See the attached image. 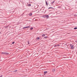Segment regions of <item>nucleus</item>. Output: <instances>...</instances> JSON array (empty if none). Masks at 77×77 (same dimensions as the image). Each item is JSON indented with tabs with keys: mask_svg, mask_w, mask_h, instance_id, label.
I'll return each mask as SVG.
<instances>
[{
	"mask_svg": "<svg viewBox=\"0 0 77 77\" xmlns=\"http://www.w3.org/2000/svg\"><path fill=\"white\" fill-rule=\"evenodd\" d=\"M30 26H26L25 27L23 28V29H27V28H30Z\"/></svg>",
	"mask_w": 77,
	"mask_h": 77,
	"instance_id": "7ed1b4c3",
	"label": "nucleus"
},
{
	"mask_svg": "<svg viewBox=\"0 0 77 77\" xmlns=\"http://www.w3.org/2000/svg\"><path fill=\"white\" fill-rule=\"evenodd\" d=\"M75 42H76V43H77V41H75Z\"/></svg>",
	"mask_w": 77,
	"mask_h": 77,
	"instance_id": "412c9836",
	"label": "nucleus"
},
{
	"mask_svg": "<svg viewBox=\"0 0 77 77\" xmlns=\"http://www.w3.org/2000/svg\"><path fill=\"white\" fill-rule=\"evenodd\" d=\"M55 70H56V69H54L52 70V72H54L55 71Z\"/></svg>",
	"mask_w": 77,
	"mask_h": 77,
	"instance_id": "20e7f679",
	"label": "nucleus"
},
{
	"mask_svg": "<svg viewBox=\"0 0 77 77\" xmlns=\"http://www.w3.org/2000/svg\"><path fill=\"white\" fill-rule=\"evenodd\" d=\"M47 72H48L47 71L44 72V74L45 75V74H47Z\"/></svg>",
	"mask_w": 77,
	"mask_h": 77,
	"instance_id": "423d86ee",
	"label": "nucleus"
},
{
	"mask_svg": "<svg viewBox=\"0 0 77 77\" xmlns=\"http://www.w3.org/2000/svg\"><path fill=\"white\" fill-rule=\"evenodd\" d=\"M46 18H48V15H46Z\"/></svg>",
	"mask_w": 77,
	"mask_h": 77,
	"instance_id": "0eeeda50",
	"label": "nucleus"
},
{
	"mask_svg": "<svg viewBox=\"0 0 77 77\" xmlns=\"http://www.w3.org/2000/svg\"><path fill=\"white\" fill-rule=\"evenodd\" d=\"M57 45H55L54 46V47H57Z\"/></svg>",
	"mask_w": 77,
	"mask_h": 77,
	"instance_id": "dca6fc26",
	"label": "nucleus"
},
{
	"mask_svg": "<svg viewBox=\"0 0 77 77\" xmlns=\"http://www.w3.org/2000/svg\"><path fill=\"white\" fill-rule=\"evenodd\" d=\"M29 15L30 16H32V13H31L29 14Z\"/></svg>",
	"mask_w": 77,
	"mask_h": 77,
	"instance_id": "6e6552de",
	"label": "nucleus"
},
{
	"mask_svg": "<svg viewBox=\"0 0 77 77\" xmlns=\"http://www.w3.org/2000/svg\"><path fill=\"white\" fill-rule=\"evenodd\" d=\"M43 18H46V15H44L42 17Z\"/></svg>",
	"mask_w": 77,
	"mask_h": 77,
	"instance_id": "1a4fd4ad",
	"label": "nucleus"
},
{
	"mask_svg": "<svg viewBox=\"0 0 77 77\" xmlns=\"http://www.w3.org/2000/svg\"><path fill=\"white\" fill-rule=\"evenodd\" d=\"M70 47L71 49H73L74 48V45L70 44Z\"/></svg>",
	"mask_w": 77,
	"mask_h": 77,
	"instance_id": "f257e3e1",
	"label": "nucleus"
},
{
	"mask_svg": "<svg viewBox=\"0 0 77 77\" xmlns=\"http://www.w3.org/2000/svg\"><path fill=\"white\" fill-rule=\"evenodd\" d=\"M48 38V37L46 36V37H45L44 38H45V39H46V38Z\"/></svg>",
	"mask_w": 77,
	"mask_h": 77,
	"instance_id": "9b49d317",
	"label": "nucleus"
},
{
	"mask_svg": "<svg viewBox=\"0 0 77 77\" xmlns=\"http://www.w3.org/2000/svg\"><path fill=\"white\" fill-rule=\"evenodd\" d=\"M1 32H0V34H1Z\"/></svg>",
	"mask_w": 77,
	"mask_h": 77,
	"instance_id": "393cba45",
	"label": "nucleus"
},
{
	"mask_svg": "<svg viewBox=\"0 0 77 77\" xmlns=\"http://www.w3.org/2000/svg\"><path fill=\"white\" fill-rule=\"evenodd\" d=\"M2 54H6L7 55L9 54V53L7 52H2Z\"/></svg>",
	"mask_w": 77,
	"mask_h": 77,
	"instance_id": "f03ea898",
	"label": "nucleus"
},
{
	"mask_svg": "<svg viewBox=\"0 0 77 77\" xmlns=\"http://www.w3.org/2000/svg\"><path fill=\"white\" fill-rule=\"evenodd\" d=\"M2 76H3V75H1L0 77H2Z\"/></svg>",
	"mask_w": 77,
	"mask_h": 77,
	"instance_id": "b1692460",
	"label": "nucleus"
},
{
	"mask_svg": "<svg viewBox=\"0 0 77 77\" xmlns=\"http://www.w3.org/2000/svg\"><path fill=\"white\" fill-rule=\"evenodd\" d=\"M29 42H28V44H29Z\"/></svg>",
	"mask_w": 77,
	"mask_h": 77,
	"instance_id": "4be33fe9",
	"label": "nucleus"
},
{
	"mask_svg": "<svg viewBox=\"0 0 77 77\" xmlns=\"http://www.w3.org/2000/svg\"><path fill=\"white\" fill-rule=\"evenodd\" d=\"M74 29L75 30L76 29H77V27H75L74 28Z\"/></svg>",
	"mask_w": 77,
	"mask_h": 77,
	"instance_id": "2eb2a0df",
	"label": "nucleus"
},
{
	"mask_svg": "<svg viewBox=\"0 0 77 77\" xmlns=\"http://www.w3.org/2000/svg\"><path fill=\"white\" fill-rule=\"evenodd\" d=\"M36 39L37 40H39V39H40V38L39 37H37L36 38Z\"/></svg>",
	"mask_w": 77,
	"mask_h": 77,
	"instance_id": "39448f33",
	"label": "nucleus"
},
{
	"mask_svg": "<svg viewBox=\"0 0 77 77\" xmlns=\"http://www.w3.org/2000/svg\"><path fill=\"white\" fill-rule=\"evenodd\" d=\"M33 29V27H31V28L30 29V30H32Z\"/></svg>",
	"mask_w": 77,
	"mask_h": 77,
	"instance_id": "f8f14e48",
	"label": "nucleus"
},
{
	"mask_svg": "<svg viewBox=\"0 0 77 77\" xmlns=\"http://www.w3.org/2000/svg\"><path fill=\"white\" fill-rule=\"evenodd\" d=\"M54 3V1H53V2H52V3Z\"/></svg>",
	"mask_w": 77,
	"mask_h": 77,
	"instance_id": "6ab92c4d",
	"label": "nucleus"
},
{
	"mask_svg": "<svg viewBox=\"0 0 77 77\" xmlns=\"http://www.w3.org/2000/svg\"><path fill=\"white\" fill-rule=\"evenodd\" d=\"M57 45V46H60V45Z\"/></svg>",
	"mask_w": 77,
	"mask_h": 77,
	"instance_id": "5701e85b",
	"label": "nucleus"
},
{
	"mask_svg": "<svg viewBox=\"0 0 77 77\" xmlns=\"http://www.w3.org/2000/svg\"><path fill=\"white\" fill-rule=\"evenodd\" d=\"M48 9H53V8L50 7L48 8Z\"/></svg>",
	"mask_w": 77,
	"mask_h": 77,
	"instance_id": "4468645a",
	"label": "nucleus"
},
{
	"mask_svg": "<svg viewBox=\"0 0 77 77\" xmlns=\"http://www.w3.org/2000/svg\"><path fill=\"white\" fill-rule=\"evenodd\" d=\"M46 4L47 6H48V3L47 2V1H46Z\"/></svg>",
	"mask_w": 77,
	"mask_h": 77,
	"instance_id": "9d476101",
	"label": "nucleus"
},
{
	"mask_svg": "<svg viewBox=\"0 0 77 77\" xmlns=\"http://www.w3.org/2000/svg\"><path fill=\"white\" fill-rule=\"evenodd\" d=\"M14 43H15V42H13L12 43V44H14Z\"/></svg>",
	"mask_w": 77,
	"mask_h": 77,
	"instance_id": "f3484780",
	"label": "nucleus"
},
{
	"mask_svg": "<svg viewBox=\"0 0 77 77\" xmlns=\"http://www.w3.org/2000/svg\"><path fill=\"white\" fill-rule=\"evenodd\" d=\"M76 15H76V14L74 15V17H76Z\"/></svg>",
	"mask_w": 77,
	"mask_h": 77,
	"instance_id": "a211bd4d",
	"label": "nucleus"
},
{
	"mask_svg": "<svg viewBox=\"0 0 77 77\" xmlns=\"http://www.w3.org/2000/svg\"><path fill=\"white\" fill-rule=\"evenodd\" d=\"M17 70H16L14 71V72H17Z\"/></svg>",
	"mask_w": 77,
	"mask_h": 77,
	"instance_id": "aec40b11",
	"label": "nucleus"
},
{
	"mask_svg": "<svg viewBox=\"0 0 77 77\" xmlns=\"http://www.w3.org/2000/svg\"><path fill=\"white\" fill-rule=\"evenodd\" d=\"M45 36V34H43L42 35V36Z\"/></svg>",
	"mask_w": 77,
	"mask_h": 77,
	"instance_id": "ddd939ff",
	"label": "nucleus"
}]
</instances>
